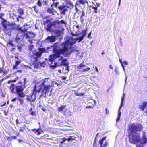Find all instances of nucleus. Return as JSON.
Masks as SVG:
<instances>
[{"mask_svg": "<svg viewBox=\"0 0 147 147\" xmlns=\"http://www.w3.org/2000/svg\"><path fill=\"white\" fill-rule=\"evenodd\" d=\"M80 20L82 22L84 20V19L83 18V17H81Z\"/></svg>", "mask_w": 147, "mask_h": 147, "instance_id": "nucleus-48", "label": "nucleus"}, {"mask_svg": "<svg viewBox=\"0 0 147 147\" xmlns=\"http://www.w3.org/2000/svg\"><path fill=\"white\" fill-rule=\"evenodd\" d=\"M75 138L73 136H70L67 139V140L68 141H70L71 140H74Z\"/></svg>", "mask_w": 147, "mask_h": 147, "instance_id": "nucleus-28", "label": "nucleus"}, {"mask_svg": "<svg viewBox=\"0 0 147 147\" xmlns=\"http://www.w3.org/2000/svg\"><path fill=\"white\" fill-rule=\"evenodd\" d=\"M106 137H105L102 138V139L100 140L99 142V144L100 145H102L103 144V142L106 139Z\"/></svg>", "mask_w": 147, "mask_h": 147, "instance_id": "nucleus-22", "label": "nucleus"}, {"mask_svg": "<svg viewBox=\"0 0 147 147\" xmlns=\"http://www.w3.org/2000/svg\"><path fill=\"white\" fill-rule=\"evenodd\" d=\"M50 48V47H48L46 49L44 48H39V51L36 52L35 54L33 55V57L36 61L37 59L40 57L43 53H48L49 51V50Z\"/></svg>", "mask_w": 147, "mask_h": 147, "instance_id": "nucleus-6", "label": "nucleus"}, {"mask_svg": "<svg viewBox=\"0 0 147 147\" xmlns=\"http://www.w3.org/2000/svg\"><path fill=\"white\" fill-rule=\"evenodd\" d=\"M57 32H58L59 33V35H60V34L61 33V32H60V31H59V30H58V31H57Z\"/></svg>", "mask_w": 147, "mask_h": 147, "instance_id": "nucleus-63", "label": "nucleus"}, {"mask_svg": "<svg viewBox=\"0 0 147 147\" xmlns=\"http://www.w3.org/2000/svg\"><path fill=\"white\" fill-rule=\"evenodd\" d=\"M16 90L17 94L21 97H24L25 95L23 92L24 89L22 86H17L16 88Z\"/></svg>", "mask_w": 147, "mask_h": 147, "instance_id": "nucleus-10", "label": "nucleus"}, {"mask_svg": "<svg viewBox=\"0 0 147 147\" xmlns=\"http://www.w3.org/2000/svg\"><path fill=\"white\" fill-rule=\"evenodd\" d=\"M57 38V37L53 36H49L46 38V40L47 42H53L56 40Z\"/></svg>", "mask_w": 147, "mask_h": 147, "instance_id": "nucleus-12", "label": "nucleus"}, {"mask_svg": "<svg viewBox=\"0 0 147 147\" xmlns=\"http://www.w3.org/2000/svg\"><path fill=\"white\" fill-rule=\"evenodd\" d=\"M18 18H22V17H21L20 16H18Z\"/></svg>", "mask_w": 147, "mask_h": 147, "instance_id": "nucleus-62", "label": "nucleus"}, {"mask_svg": "<svg viewBox=\"0 0 147 147\" xmlns=\"http://www.w3.org/2000/svg\"><path fill=\"white\" fill-rule=\"evenodd\" d=\"M100 3H97L96 2V5L97 7H99L100 6Z\"/></svg>", "mask_w": 147, "mask_h": 147, "instance_id": "nucleus-45", "label": "nucleus"}, {"mask_svg": "<svg viewBox=\"0 0 147 147\" xmlns=\"http://www.w3.org/2000/svg\"><path fill=\"white\" fill-rule=\"evenodd\" d=\"M80 26H79L78 25H74L73 27V29H76L75 30V33L74 32H71V35L74 36H77L80 35V34L78 32L79 30H80Z\"/></svg>", "mask_w": 147, "mask_h": 147, "instance_id": "nucleus-11", "label": "nucleus"}, {"mask_svg": "<svg viewBox=\"0 0 147 147\" xmlns=\"http://www.w3.org/2000/svg\"><path fill=\"white\" fill-rule=\"evenodd\" d=\"M109 144L108 142L107 141H106L105 142L104 144L103 145V147H105L108 145Z\"/></svg>", "mask_w": 147, "mask_h": 147, "instance_id": "nucleus-33", "label": "nucleus"}, {"mask_svg": "<svg viewBox=\"0 0 147 147\" xmlns=\"http://www.w3.org/2000/svg\"><path fill=\"white\" fill-rule=\"evenodd\" d=\"M27 99L30 102H34L36 99L35 96L33 94H32L30 96H27Z\"/></svg>", "mask_w": 147, "mask_h": 147, "instance_id": "nucleus-14", "label": "nucleus"}, {"mask_svg": "<svg viewBox=\"0 0 147 147\" xmlns=\"http://www.w3.org/2000/svg\"><path fill=\"white\" fill-rule=\"evenodd\" d=\"M85 14L84 12L83 11H82V13L81 15V17H83L85 16Z\"/></svg>", "mask_w": 147, "mask_h": 147, "instance_id": "nucleus-42", "label": "nucleus"}, {"mask_svg": "<svg viewBox=\"0 0 147 147\" xmlns=\"http://www.w3.org/2000/svg\"><path fill=\"white\" fill-rule=\"evenodd\" d=\"M57 13V12L55 11L53 7L52 8L51 13L53 15H55Z\"/></svg>", "mask_w": 147, "mask_h": 147, "instance_id": "nucleus-29", "label": "nucleus"}, {"mask_svg": "<svg viewBox=\"0 0 147 147\" xmlns=\"http://www.w3.org/2000/svg\"><path fill=\"white\" fill-rule=\"evenodd\" d=\"M16 99H17V98H14V99H13L12 100H11V101H12V102H14V101H16Z\"/></svg>", "mask_w": 147, "mask_h": 147, "instance_id": "nucleus-52", "label": "nucleus"}, {"mask_svg": "<svg viewBox=\"0 0 147 147\" xmlns=\"http://www.w3.org/2000/svg\"><path fill=\"white\" fill-rule=\"evenodd\" d=\"M147 105V102H144L143 103L139 105V108L141 111H143L145 109L146 105Z\"/></svg>", "mask_w": 147, "mask_h": 147, "instance_id": "nucleus-13", "label": "nucleus"}, {"mask_svg": "<svg viewBox=\"0 0 147 147\" xmlns=\"http://www.w3.org/2000/svg\"><path fill=\"white\" fill-rule=\"evenodd\" d=\"M90 69V67H87L84 69H82L80 71V72H85L86 71H88Z\"/></svg>", "mask_w": 147, "mask_h": 147, "instance_id": "nucleus-26", "label": "nucleus"}, {"mask_svg": "<svg viewBox=\"0 0 147 147\" xmlns=\"http://www.w3.org/2000/svg\"><path fill=\"white\" fill-rule=\"evenodd\" d=\"M121 0H119V6L121 4Z\"/></svg>", "mask_w": 147, "mask_h": 147, "instance_id": "nucleus-60", "label": "nucleus"}, {"mask_svg": "<svg viewBox=\"0 0 147 147\" xmlns=\"http://www.w3.org/2000/svg\"><path fill=\"white\" fill-rule=\"evenodd\" d=\"M41 134V132H40L38 131L37 133V135H40Z\"/></svg>", "mask_w": 147, "mask_h": 147, "instance_id": "nucleus-61", "label": "nucleus"}, {"mask_svg": "<svg viewBox=\"0 0 147 147\" xmlns=\"http://www.w3.org/2000/svg\"><path fill=\"white\" fill-rule=\"evenodd\" d=\"M20 60L16 61L15 65H14L13 69H16L20 63Z\"/></svg>", "mask_w": 147, "mask_h": 147, "instance_id": "nucleus-17", "label": "nucleus"}, {"mask_svg": "<svg viewBox=\"0 0 147 147\" xmlns=\"http://www.w3.org/2000/svg\"><path fill=\"white\" fill-rule=\"evenodd\" d=\"M7 44L8 45H11V46H14V44L12 43V42L10 41V42H9L8 43H7Z\"/></svg>", "mask_w": 147, "mask_h": 147, "instance_id": "nucleus-37", "label": "nucleus"}, {"mask_svg": "<svg viewBox=\"0 0 147 147\" xmlns=\"http://www.w3.org/2000/svg\"><path fill=\"white\" fill-rule=\"evenodd\" d=\"M34 67L36 69L38 67V66L36 65H34Z\"/></svg>", "mask_w": 147, "mask_h": 147, "instance_id": "nucleus-53", "label": "nucleus"}, {"mask_svg": "<svg viewBox=\"0 0 147 147\" xmlns=\"http://www.w3.org/2000/svg\"><path fill=\"white\" fill-rule=\"evenodd\" d=\"M59 4V2H57L55 3V2H53V3L51 5V7H56Z\"/></svg>", "mask_w": 147, "mask_h": 147, "instance_id": "nucleus-27", "label": "nucleus"}, {"mask_svg": "<svg viewBox=\"0 0 147 147\" xmlns=\"http://www.w3.org/2000/svg\"><path fill=\"white\" fill-rule=\"evenodd\" d=\"M37 4L39 7H41L42 4L41 1L40 0H38L37 2Z\"/></svg>", "mask_w": 147, "mask_h": 147, "instance_id": "nucleus-31", "label": "nucleus"}, {"mask_svg": "<svg viewBox=\"0 0 147 147\" xmlns=\"http://www.w3.org/2000/svg\"><path fill=\"white\" fill-rule=\"evenodd\" d=\"M3 14H2L0 15V18L2 19ZM3 21L2 24L3 26V30L4 32L7 34H9L15 29V24L12 23H10L7 22V21L2 18Z\"/></svg>", "mask_w": 147, "mask_h": 147, "instance_id": "nucleus-5", "label": "nucleus"}, {"mask_svg": "<svg viewBox=\"0 0 147 147\" xmlns=\"http://www.w3.org/2000/svg\"><path fill=\"white\" fill-rule=\"evenodd\" d=\"M91 34V32H90L89 33V34H88V38H89V39H90V38H92L90 36Z\"/></svg>", "mask_w": 147, "mask_h": 147, "instance_id": "nucleus-41", "label": "nucleus"}, {"mask_svg": "<svg viewBox=\"0 0 147 147\" xmlns=\"http://www.w3.org/2000/svg\"><path fill=\"white\" fill-rule=\"evenodd\" d=\"M109 111L107 109V108L106 109V113L107 114H108L109 113Z\"/></svg>", "mask_w": 147, "mask_h": 147, "instance_id": "nucleus-46", "label": "nucleus"}, {"mask_svg": "<svg viewBox=\"0 0 147 147\" xmlns=\"http://www.w3.org/2000/svg\"><path fill=\"white\" fill-rule=\"evenodd\" d=\"M62 54H61L60 52H55V54L51 55L49 57L50 67L52 68H55L57 67V64L61 61L60 64L61 65H65L63 69H65L64 73H68L69 71V67L66 63V59H63V57L61 56Z\"/></svg>", "mask_w": 147, "mask_h": 147, "instance_id": "nucleus-2", "label": "nucleus"}, {"mask_svg": "<svg viewBox=\"0 0 147 147\" xmlns=\"http://www.w3.org/2000/svg\"><path fill=\"white\" fill-rule=\"evenodd\" d=\"M54 84L57 86L58 85L57 83L54 81H52L49 78H45L41 81L36 83L34 88V92H40L42 88L43 87L42 95L43 96L45 94V96L46 94L49 91L51 87L54 86Z\"/></svg>", "mask_w": 147, "mask_h": 147, "instance_id": "nucleus-3", "label": "nucleus"}, {"mask_svg": "<svg viewBox=\"0 0 147 147\" xmlns=\"http://www.w3.org/2000/svg\"><path fill=\"white\" fill-rule=\"evenodd\" d=\"M3 71V70L2 69H0V73H1Z\"/></svg>", "mask_w": 147, "mask_h": 147, "instance_id": "nucleus-64", "label": "nucleus"}, {"mask_svg": "<svg viewBox=\"0 0 147 147\" xmlns=\"http://www.w3.org/2000/svg\"><path fill=\"white\" fill-rule=\"evenodd\" d=\"M18 34H17V36L15 38V41L16 42H17L18 44H20V42H21V40H20V38L18 37Z\"/></svg>", "mask_w": 147, "mask_h": 147, "instance_id": "nucleus-16", "label": "nucleus"}, {"mask_svg": "<svg viewBox=\"0 0 147 147\" xmlns=\"http://www.w3.org/2000/svg\"><path fill=\"white\" fill-rule=\"evenodd\" d=\"M75 10L76 11V12H77L78 11V9L76 7H75Z\"/></svg>", "mask_w": 147, "mask_h": 147, "instance_id": "nucleus-58", "label": "nucleus"}, {"mask_svg": "<svg viewBox=\"0 0 147 147\" xmlns=\"http://www.w3.org/2000/svg\"><path fill=\"white\" fill-rule=\"evenodd\" d=\"M95 70L96 72H99V71L97 67H95Z\"/></svg>", "mask_w": 147, "mask_h": 147, "instance_id": "nucleus-51", "label": "nucleus"}, {"mask_svg": "<svg viewBox=\"0 0 147 147\" xmlns=\"http://www.w3.org/2000/svg\"><path fill=\"white\" fill-rule=\"evenodd\" d=\"M66 107V106L65 105L64 106H62L58 108V111H59L60 112H61L63 111V110Z\"/></svg>", "mask_w": 147, "mask_h": 147, "instance_id": "nucleus-25", "label": "nucleus"}, {"mask_svg": "<svg viewBox=\"0 0 147 147\" xmlns=\"http://www.w3.org/2000/svg\"><path fill=\"white\" fill-rule=\"evenodd\" d=\"M143 128L140 124L137 123H131L128 126V132L129 141L131 143L136 144V147H143L141 144L147 143L145 132L143 131V137L140 139V133Z\"/></svg>", "mask_w": 147, "mask_h": 147, "instance_id": "nucleus-1", "label": "nucleus"}, {"mask_svg": "<svg viewBox=\"0 0 147 147\" xmlns=\"http://www.w3.org/2000/svg\"><path fill=\"white\" fill-rule=\"evenodd\" d=\"M78 2L80 3V4H82L83 5L88 3L87 0H79Z\"/></svg>", "mask_w": 147, "mask_h": 147, "instance_id": "nucleus-24", "label": "nucleus"}, {"mask_svg": "<svg viewBox=\"0 0 147 147\" xmlns=\"http://www.w3.org/2000/svg\"><path fill=\"white\" fill-rule=\"evenodd\" d=\"M115 72L117 75H119L120 74V72L119 71L118 67L116 66L115 67Z\"/></svg>", "mask_w": 147, "mask_h": 147, "instance_id": "nucleus-19", "label": "nucleus"}, {"mask_svg": "<svg viewBox=\"0 0 147 147\" xmlns=\"http://www.w3.org/2000/svg\"><path fill=\"white\" fill-rule=\"evenodd\" d=\"M57 22L59 24H63L65 26H66L67 24L66 22L63 20H62L60 21H58Z\"/></svg>", "mask_w": 147, "mask_h": 147, "instance_id": "nucleus-23", "label": "nucleus"}, {"mask_svg": "<svg viewBox=\"0 0 147 147\" xmlns=\"http://www.w3.org/2000/svg\"><path fill=\"white\" fill-rule=\"evenodd\" d=\"M91 7L94 10V12L97 13V7L96 6V5L95 4L93 5Z\"/></svg>", "mask_w": 147, "mask_h": 147, "instance_id": "nucleus-18", "label": "nucleus"}, {"mask_svg": "<svg viewBox=\"0 0 147 147\" xmlns=\"http://www.w3.org/2000/svg\"><path fill=\"white\" fill-rule=\"evenodd\" d=\"M17 47L18 48V49L19 50V51H20V50L21 49V47L20 46H17Z\"/></svg>", "mask_w": 147, "mask_h": 147, "instance_id": "nucleus-55", "label": "nucleus"}, {"mask_svg": "<svg viewBox=\"0 0 147 147\" xmlns=\"http://www.w3.org/2000/svg\"><path fill=\"white\" fill-rule=\"evenodd\" d=\"M26 29H24V30H21V31L23 33V35L30 42L31 44L32 43V39L35 37V34L33 33L28 32L26 31Z\"/></svg>", "mask_w": 147, "mask_h": 147, "instance_id": "nucleus-7", "label": "nucleus"}, {"mask_svg": "<svg viewBox=\"0 0 147 147\" xmlns=\"http://www.w3.org/2000/svg\"><path fill=\"white\" fill-rule=\"evenodd\" d=\"M61 78H62V79L64 80H65L67 78L66 77H64V76H62L61 77Z\"/></svg>", "mask_w": 147, "mask_h": 147, "instance_id": "nucleus-49", "label": "nucleus"}, {"mask_svg": "<svg viewBox=\"0 0 147 147\" xmlns=\"http://www.w3.org/2000/svg\"><path fill=\"white\" fill-rule=\"evenodd\" d=\"M18 78H19L18 77H16V78L14 80H15V82H16V81L17 80H18Z\"/></svg>", "mask_w": 147, "mask_h": 147, "instance_id": "nucleus-57", "label": "nucleus"}, {"mask_svg": "<svg viewBox=\"0 0 147 147\" xmlns=\"http://www.w3.org/2000/svg\"><path fill=\"white\" fill-rule=\"evenodd\" d=\"M75 94L76 96H83L84 95V94L82 93H77L76 92Z\"/></svg>", "mask_w": 147, "mask_h": 147, "instance_id": "nucleus-30", "label": "nucleus"}, {"mask_svg": "<svg viewBox=\"0 0 147 147\" xmlns=\"http://www.w3.org/2000/svg\"><path fill=\"white\" fill-rule=\"evenodd\" d=\"M122 68H123V71L125 73V84L126 83V81H127V76H126V73H125V67L124 66V65H123V64H122L121 65Z\"/></svg>", "mask_w": 147, "mask_h": 147, "instance_id": "nucleus-21", "label": "nucleus"}, {"mask_svg": "<svg viewBox=\"0 0 147 147\" xmlns=\"http://www.w3.org/2000/svg\"><path fill=\"white\" fill-rule=\"evenodd\" d=\"M92 108V106H87L86 107V108Z\"/></svg>", "mask_w": 147, "mask_h": 147, "instance_id": "nucleus-59", "label": "nucleus"}, {"mask_svg": "<svg viewBox=\"0 0 147 147\" xmlns=\"http://www.w3.org/2000/svg\"><path fill=\"white\" fill-rule=\"evenodd\" d=\"M19 12L20 15H22L24 14V11L20 9L19 10Z\"/></svg>", "mask_w": 147, "mask_h": 147, "instance_id": "nucleus-34", "label": "nucleus"}, {"mask_svg": "<svg viewBox=\"0 0 147 147\" xmlns=\"http://www.w3.org/2000/svg\"><path fill=\"white\" fill-rule=\"evenodd\" d=\"M52 8L50 9L48 8L47 10V12L50 14L51 13Z\"/></svg>", "mask_w": 147, "mask_h": 147, "instance_id": "nucleus-38", "label": "nucleus"}, {"mask_svg": "<svg viewBox=\"0 0 147 147\" xmlns=\"http://www.w3.org/2000/svg\"><path fill=\"white\" fill-rule=\"evenodd\" d=\"M18 100H19V101H20V103L22 105L24 101H23V100L22 99L20 98H19L18 99Z\"/></svg>", "mask_w": 147, "mask_h": 147, "instance_id": "nucleus-35", "label": "nucleus"}, {"mask_svg": "<svg viewBox=\"0 0 147 147\" xmlns=\"http://www.w3.org/2000/svg\"><path fill=\"white\" fill-rule=\"evenodd\" d=\"M32 131H35L36 132H38V131H39V129H34L32 130Z\"/></svg>", "mask_w": 147, "mask_h": 147, "instance_id": "nucleus-47", "label": "nucleus"}, {"mask_svg": "<svg viewBox=\"0 0 147 147\" xmlns=\"http://www.w3.org/2000/svg\"><path fill=\"white\" fill-rule=\"evenodd\" d=\"M86 66L83 63H82L79 65H78L76 66V69L78 70V71H80L82 70L81 69L83 67H85Z\"/></svg>", "mask_w": 147, "mask_h": 147, "instance_id": "nucleus-15", "label": "nucleus"}, {"mask_svg": "<svg viewBox=\"0 0 147 147\" xmlns=\"http://www.w3.org/2000/svg\"><path fill=\"white\" fill-rule=\"evenodd\" d=\"M33 46V45H31L29 46V50H30L31 51Z\"/></svg>", "mask_w": 147, "mask_h": 147, "instance_id": "nucleus-43", "label": "nucleus"}, {"mask_svg": "<svg viewBox=\"0 0 147 147\" xmlns=\"http://www.w3.org/2000/svg\"><path fill=\"white\" fill-rule=\"evenodd\" d=\"M10 89L11 92L12 93L14 92V90L15 89V85L14 84H12L11 85L10 87Z\"/></svg>", "mask_w": 147, "mask_h": 147, "instance_id": "nucleus-20", "label": "nucleus"}, {"mask_svg": "<svg viewBox=\"0 0 147 147\" xmlns=\"http://www.w3.org/2000/svg\"><path fill=\"white\" fill-rule=\"evenodd\" d=\"M38 65H40V66L42 67H44L45 66V63H41L39 62L38 63Z\"/></svg>", "mask_w": 147, "mask_h": 147, "instance_id": "nucleus-36", "label": "nucleus"}, {"mask_svg": "<svg viewBox=\"0 0 147 147\" xmlns=\"http://www.w3.org/2000/svg\"><path fill=\"white\" fill-rule=\"evenodd\" d=\"M86 35V32H83V34L79 37L74 38L72 37H70L68 40L65 43L63 49L56 52H60L61 54L65 55H68L71 54L73 51V44L76 42L79 43L82 41Z\"/></svg>", "mask_w": 147, "mask_h": 147, "instance_id": "nucleus-4", "label": "nucleus"}, {"mask_svg": "<svg viewBox=\"0 0 147 147\" xmlns=\"http://www.w3.org/2000/svg\"><path fill=\"white\" fill-rule=\"evenodd\" d=\"M32 7L33 8L34 11L37 13L38 12V10L37 9V8L36 6Z\"/></svg>", "mask_w": 147, "mask_h": 147, "instance_id": "nucleus-32", "label": "nucleus"}, {"mask_svg": "<svg viewBox=\"0 0 147 147\" xmlns=\"http://www.w3.org/2000/svg\"><path fill=\"white\" fill-rule=\"evenodd\" d=\"M123 63L124 65H128V63L126 61H123Z\"/></svg>", "mask_w": 147, "mask_h": 147, "instance_id": "nucleus-39", "label": "nucleus"}, {"mask_svg": "<svg viewBox=\"0 0 147 147\" xmlns=\"http://www.w3.org/2000/svg\"><path fill=\"white\" fill-rule=\"evenodd\" d=\"M69 5V6L68 4L65 5L63 4L58 7V9L61 11V13L62 14H65L67 11L68 8H71L73 7V5L72 3H70Z\"/></svg>", "mask_w": 147, "mask_h": 147, "instance_id": "nucleus-9", "label": "nucleus"}, {"mask_svg": "<svg viewBox=\"0 0 147 147\" xmlns=\"http://www.w3.org/2000/svg\"><path fill=\"white\" fill-rule=\"evenodd\" d=\"M119 61L120 63L121 64V65L122 64H123V62H122V61L121 59H119Z\"/></svg>", "mask_w": 147, "mask_h": 147, "instance_id": "nucleus-54", "label": "nucleus"}, {"mask_svg": "<svg viewBox=\"0 0 147 147\" xmlns=\"http://www.w3.org/2000/svg\"><path fill=\"white\" fill-rule=\"evenodd\" d=\"M125 97V94L124 93H123V96L121 98V104L118 110V115L116 120L117 122H118L120 119V117L121 114V109L122 107L123 106V102H124Z\"/></svg>", "mask_w": 147, "mask_h": 147, "instance_id": "nucleus-8", "label": "nucleus"}, {"mask_svg": "<svg viewBox=\"0 0 147 147\" xmlns=\"http://www.w3.org/2000/svg\"><path fill=\"white\" fill-rule=\"evenodd\" d=\"M109 67L110 69H113V67L111 65H110Z\"/></svg>", "mask_w": 147, "mask_h": 147, "instance_id": "nucleus-50", "label": "nucleus"}, {"mask_svg": "<svg viewBox=\"0 0 147 147\" xmlns=\"http://www.w3.org/2000/svg\"><path fill=\"white\" fill-rule=\"evenodd\" d=\"M15 82V80H10L8 81L7 82L8 83H10L11 82Z\"/></svg>", "mask_w": 147, "mask_h": 147, "instance_id": "nucleus-40", "label": "nucleus"}, {"mask_svg": "<svg viewBox=\"0 0 147 147\" xmlns=\"http://www.w3.org/2000/svg\"><path fill=\"white\" fill-rule=\"evenodd\" d=\"M67 140V139L65 138H63V139H62L63 141L61 142V143H63L65 141Z\"/></svg>", "mask_w": 147, "mask_h": 147, "instance_id": "nucleus-44", "label": "nucleus"}, {"mask_svg": "<svg viewBox=\"0 0 147 147\" xmlns=\"http://www.w3.org/2000/svg\"><path fill=\"white\" fill-rule=\"evenodd\" d=\"M26 78H25L24 79V86H25V84H26Z\"/></svg>", "mask_w": 147, "mask_h": 147, "instance_id": "nucleus-56", "label": "nucleus"}]
</instances>
